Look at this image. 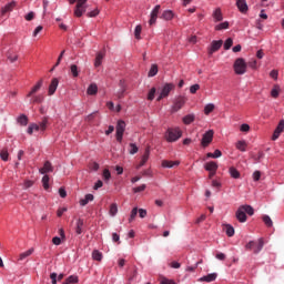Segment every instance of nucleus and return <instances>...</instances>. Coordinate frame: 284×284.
<instances>
[{"label":"nucleus","instance_id":"1","mask_svg":"<svg viewBox=\"0 0 284 284\" xmlns=\"http://www.w3.org/2000/svg\"><path fill=\"white\" fill-rule=\"evenodd\" d=\"M181 136H183V131L179 126L169 128L164 133V139L168 143H176Z\"/></svg>","mask_w":284,"mask_h":284},{"label":"nucleus","instance_id":"2","mask_svg":"<svg viewBox=\"0 0 284 284\" xmlns=\"http://www.w3.org/2000/svg\"><path fill=\"white\" fill-rule=\"evenodd\" d=\"M233 69L235 74L243 75L247 72V62L243 58H237L233 64Z\"/></svg>","mask_w":284,"mask_h":284},{"label":"nucleus","instance_id":"3","mask_svg":"<svg viewBox=\"0 0 284 284\" xmlns=\"http://www.w3.org/2000/svg\"><path fill=\"white\" fill-rule=\"evenodd\" d=\"M187 102V98H185L184 95H178L174 101L173 104L171 106V112H179V110L183 109V105H185V103Z\"/></svg>","mask_w":284,"mask_h":284},{"label":"nucleus","instance_id":"4","mask_svg":"<svg viewBox=\"0 0 284 284\" xmlns=\"http://www.w3.org/2000/svg\"><path fill=\"white\" fill-rule=\"evenodd\" d=\"M174 88H176V85H174V83H165L162 89L160 90V94L156 98V101H161L162 99H168V97H170V92H172V90H174Z\"/></svg>","mask_w":284,"mask_h":284},{"label":"nucleus","instance_id":"5","mask_svg":"<svg viewBox=\"0 0 284 284\" xmlns=\"http://www.w3.org/2000/svg\"><path fill=\"white\" fill-rule=\"evenodd\" d=\"M124 133H125V121L119 120L115 126V139L118 143H122Z\"/></svg>","mask_w":284,"mask_h":284},{"label":"nucleus","instance_id":"6","mask_svg":"<svg viewBox=\"0 0 284 284\" xmlns=\"http://www.w3.org/2000/svg\"><path fill=\"white\" fill-rule=\"evenodd\" d=\"M85 3H88V0H79L74 9V17H83L85 10H88V6Z\"/></svg>","mask_w":284,"mask_h":284},{"label":"nucleus","instance_id":"7","mask_svg":"<svg viewBox=\"0 0 284 284\" xmlns=\"http://www.w3.org/2000/svg\"><path fill=\"white\" fill-rule=\"evenodd\" d=\"M214 141V131L209 130L202 135L201 145L202 148H207L210 143Z\"/></svg>","mask_w":284,"mask_h":284},{"label":"nucleus","instance_id":"8","mask_svg":"<svg viewBox=\"0 0 284 284\" xmlns=\"http://www.w3.org/2000/svg\"><path fill=\"white\" fill-rule=\"evenodd\" d=\"M223 48V40H213L211 47L209 48V55L212 57L214 52H219Z\"/></svg>","mask_w":284,"mask_h":284},{"label":"nucleus","instance_id":"9","mask_svg":"<svg viewBox=\"0 0 284 284\" xmlns=\"http://www.w3.org/2000/svg\"><path fill=\"white\" fill-rule=\"evenodd\" d=\"M161 11V4H156L151 11V18L149 20L150 26H154L156 23V19L159 18V12Z\"/></svg>","mask_w":284,"mask_h":284},{"label":"nucleus","instance_id":"10","mask_svg":"<svg viewBox=\"0 0 284 284\" xmlns=\"http://www.w3.org/2000/svg\"><path fill=\"white\" fill-rule=\"evenodd\" d=\"M235 217L239 221V223H245L247 221V214L242 209V206H239V209L236 210Z\"/></svg>","mask_w":284,"mask_h":284},{"label":"nucleus","instance_id":"11","mask_svg":"<svg viewBox=\"0 0 284 284\" xmlns=\"http://www.w3.org/2000/svg\"><path fill=\"white\" fill-rule=\"evenodd\" d=\"M217 277H219V274L210 273L207 275L200 277L199 282L200 283H214V281H216Z\"/></svg>","mask_w":284,"mask_h":284},{"label":"nucleus","instance_id":"12","mask_svg":"<svg viewBox=\"0 0 284 284\" xmlns=\"http://www.w3.org/2000/svg\"><path fill=\"white\" fill-rule=\"evenodd\" d=\"M284 130V120H281L272 135V141H276V139H278L281 136V133Z\"/></svg>","mask_w":284,"mask_h":284},{"label":"nucleus","instance_id":"13","mask_svg":"<svg viewBox=\"0 0 284 284\" xmlns=\"http://www.w3.org/2000/svg\"><path fill=\"white\" fill-rule=\"evenodd\" d=\"M39 172L44 175H47L50 172H54V166H52V162L45 161L43 168L39 169Z\"/></svg>","mask_w":284,"mask_h":284},{"label":"nucleus","instance_id":"14","mask_svg":"<svg viewBox=\"0 0 284 284\" xmlns=\"http://www.w3.org/2000/svg\"><path fill=\"white\" fill-rule=\"evenodd\" d=\"M204 170L206 172H216L219 170V163L215 161H210L204 164Z\"/></svg>","mask_w":284,"mask_h":284},{"label":"nucleus","instance_id":"15","mask_svg":"<svg viewBox=\"0 0 284 284\" xmlns=\"http://www.w3.org/2000/svg\"><path fill=\"white\" fill-rule=\"evenodd\" d=\"M41 88H43V80H39L36 85L32 87L31 91L27 94L28 98L30 97H34V94H37V92H39V90H41Z\"/></svg>","mask_w":284,"mask_h":284},{"label":"nucleus","instance_id":"16","mask_svg":"<svg viewBox=\"0 0 284 284\" xmlns=\"http://www.w3.org/2000/svg\"><path fill=\"white\" fill-rule=\"evenodd\" d=\"M57 88H59V79L53 78L49 85V97H52L57 92Z\"/></svg>","mask_w":284,"mask_h":284},{"label":"nucleus","instance_id":"17","mask_svg":"<svg viewBox=\"0 0 284 284\" xmlns=\"http://www.w3.org/2000/svg\"><path fill=\"white\" fill-rule=\"evenodd\" d=\"M236 7L242 14H245V12L248 10L247 2L245 0H236Z\"/></svg>","mask_w":284,"mask_h":284},{"label":"nucleus","instance_id":"18","mask_svg":"<svg viewBox=\"0 0 284 284\" xmlns=\"http://www.w3.org/2000/svg\"><path fill=\"white\" fill-rule=\"evenodd\" d=\"M85 225V222L83 221V219H78L75 222V234L81 235L83 234V227Z\"/></svg>","mask_w":284,"mask_h":284},{"label":"nucleus","instance_id":"19","mask_svg":"<svg viewBox=\"0 0 284 284\" xmlns=\"http://www.w3.org/2000/svg\"><path fill=\"white\" fill-rule=\"evenodd\" d=\"M16 7H17V1H11V2L7 3L4 7H2L1 14L12 12V10H14Z\"/></svg>","mask_w":284,"mask_h":284},{"label":"nucleus","instance_id":"20","mask_svg":"<svg viewBox=\"0 0 284 284\" xmlns=\"http://www.w3.org/2000/svg\"><path fill=\"white\" fill-rule=\"evenodd\" d=\"M181 165L180 161H170V160H163L162 161V168H168V169H172L175 166Z\"/></svg>","mask_w":284,"mask_h":284},{"label":"nucleus","instance_id":"21","mask_svg":"<svg viewBox=\"0 0 284 284\" xmlns=\"http://www.w3.org/2000/svg\"><path fill=\"white\" fill-rule=\"evenodd\" d=\"M235 148L240 152H247V142H245V140H240L235 143Z\"/></svg>","mask_w":284,"mask_h":284},{"label":"nucleus","instance_id":"22","mask_svg":"<svg viewBox=\"0 0 284 284\" xmlns=\"http://www.w3.org/2000/svg\"><path fill=\"white\" fill-rule=\"evenodd\" d=\"M149 159H150V149L148 148L145 149L144 154L142 155V159L140 164L138 165V169L143 168V165L148 163Z\"/></svg>","mask_w":284,"mask_h":284},{"label":"nucleus","instance_id":"23","mask_svg":"<svg viewBox=\"0 0 284 284\" xmlns=\"http://www.w3.org/2000/svg\"><path fill=\"white\" fill-rule=\"evenodd\" d=\"M94 201V195L92 193H88L84 199L80 200V205L82 207H85V205H88V203Z\"/></svg>","mask_w":284,"mask_h":284},{"label":"nucleus","instance_id":"24","mask_svg":"<svg viewBox=\"0 0 284 284\" xmlns=\"http://www.w3.org/2000/svg\"><path fill=\"white\" fill-rule=\"evenodd\" d=\"M215 23H219V21H223V12L221 11V8H217L213 11L212 14Z\"/></svg>","mask_w":284,"mask_h":284},{"label":"nucleus","instance_id":"25","mask_svg":"<svg viewBox=\"0 0 284 284\" xmlns=\"http://www.w3.org/2000/svg\"><path fill=\"white\" fill-rule=\"evenodd\" d=\"M161 19H164V21H172L174 19V12H172V10H164Z\"/></svg>","mask_w":284,"mask_h":284},{"label":"nucleus","instance_id":"26","mask_svg":"<svg viewBox=\"0 0 284 284\" xmlns=\"http://www.w3.org/2000/svg\"><path fill=\"white\" fill-rule=\"evenodd\" d=\"M194 119H196V116L194 115V113H190V114H186L182 121L184 123V125H190L191 123H194Z\"/></svg>","mask_w":284,"mask_h":284},{"label":"nucleus","instance_id":"27","mask_svg":"<svg viewBox=\"0 0 284 284\" xmlns=\"http://www.w3.org/2000/svg\"><path fill=\"white\" fill-rule=\"evenodd\" d=\"M97 92H99V87H97V84H90L87 89V94H89L90 97H94Z\"/></svg>","mask_w":284,"mask_h":284},{"label":"nucleus","instance_id":"28","mask_svg":"<svg viewBox=\"0 0 284 284\" xmlns=\"http://www.w3.org/2000/svg\"><path fill=\"white\" fill-rule=\"evenodd\" d=\"M229 174L232 179H241V172H239V170H236L234 166L229 169Z\"/></svg>","mask_w":284,"mask_h":284},{"label":"nucleus","instance_id":"29","mask_svg":"<svg viewBox=\"0 0 284 284\" xmlns=\"http://www.w3.org/2000/svg\"><path fill=\"white\" fill-rule=\"evenodd\" d=\"M245 214H248V216H254V207L250 204L241 205Z\"/></svg>","mask_w":284,"mask_h":284},{"label":"nucleus","instance_id":"30","mask_svg":"<svg viewBox=\"0 0 284 284\" xmlns=\"http://www.w3.org/2000/svg\"><path fill=\"white\" fill-rule=\"evenodd\" d=\"M17 123H19V125H22V126L28 125V115H26V114H20V115L17 118Z\"/></svg>","mask_w":284,"mask_h":284},{"label":"nucleus","instance_id":"31","mask_svg":"<svg viewBox=\"0 0 284 284\" xmlns=\"http://www.w3.org/2000/svg\"><path fill=\"white\" fill-rule=\"evenodd\" d=\"M105 55L103 54V52H98L97 57H95V61H94V65L95 68H100L101 63H103V58Z\"/></svg>","mask_w":284,"mask_h":284},{"label":"nucleus","instance_id":"32","mask_svg":"<svg viewBox=\"0 0 284 284\" xmlns=\"http://www.w3.org/2000/svg\"><path fill=\"white\" fill-rule=\"evenodd\" d=\"M227 28H230V22L224 21V22H222V23L216 24L215 28H214V30H215L216 32H221V30H227Z\"/></svg>","mask_w":284,"mask_h":284},{"label":"nucleus","instance_id":"33","mask_svg":"<svg viewBox=\"0 0 284 284\" xmlns=\"http://www.w3.org/2000/svg\"><path fill=\"white\" fill-rule=\"evenodd\" d=\"M206 156L207 159H221V156H223V152L216 149L213 153H207Z\"/></svg>","mask_w":284,"mask_h":284},{"label":"nucleus","instance_id":"34","mask_svg":"<svg viewBox=\"0 0 284 284\" xmlns=\"http://www.w3.org/2000/svg\"><path fill=\"white\" fill-rule=\"evenodd\" d=\"M92 258H93V261L101 262V261H103V253H101L99 250H94L92 252Z\"/></svg>","mask_w":284,"mask_h":284},{"label":"nucleus","instance_id":"35","mask_svg":"<svg viewBox=\"0 0 284 284\" xmlns=\"http://www.w3.org/2000/svg\"><path fill=\"white\" fill-rule=\"evenodd\" d=\"M109 214L110 216H116V214H119V205H116V203L110 205Z\"/></svg>","mask_w":284,"mask_h":284},{"label":"nucleus","instance_id":"36","mask_svg":"<svg viewBox=\"0 0 284 284\" xmlns=\"http://www.w3.org/2000/svg\"><path fill=\"white\" fill-rule=\"evenodd\" d=\"M33 253L34 248H29L28 251L20 254L19 261H26V258H28V256H32Z\"/></svg>","mask_w":284,"mask_h":284},{"label":"nucleus","instance_id":"37","mask_svg":"<svg viewBox=\"0 0 284 284\" xmlns=\"http://www.w3.org/2000/svg\"><path fill=\"white\" fill-rule=\"evenodd\" d=\"M79 283V276L70 275L62 284H77Z\"/></svg>","mask_w":284,"mask_h":284},{"label":"nucleus","instance_id":"38","mask_svg":"<svg viewBox=\"0 0 284 284\" xmlns=\"http://www.w3.org/2000/svg\"><path fill=\"white\" fill-rule=\"evenodd\" d=\"M263 245H265V242H263V239H260L258 243L254 246L253 253L258 254L263 250Z\"/></svg>","mask_w":284,"mask_h":284},{"label":"nucleus","instance_id":"39","mask_svg":"<svg viewBox=\"0 0 284 284\" xmlns=\"http://www.w3.org/2000/svg\"><path fill=\"white\" fill-rule=\"evenodd\" d=\"M42 186L44 190H50V175L45 174L42 176Z\"/></svg>","mask_w":284,"mask_h":284},{"label":"nucleus","instance_id":"40","mask_svg":"<svg viewBox=\"0 0 284 284\" xmlns=\"http://www.w3.org/2000/svg\"><path fill=\"white\" fill-rule=\"evenodd\" d=\"M156 74H159V65L152 64L149 70L148 77H156Z\"/></svg>","mask_w":284,"mask_h":284},{"label":"nucleus","instance_id":"41","mask_svg":"<svg viewBox=\"0 0 284 284\" xmlns=\"http://www.w3.org/2000/svg\"><path fill=\"white\" fill-rule=\"evenodd\" d=\"M225 233L229 237L234 236V226L232 224H225Z\"/></svg>","mask_w":284,"mask_h":284},{"label":"nucleus","instance_id":"42","mask_svg":"<svg viewBox=\"0 0 284 284\" xmlns=\"http://www.w3.org/2000/svg\"><path fill=\"white\" fill-rule=\"evenodd\" d=\"M139 214V207H133L129 217V223H132L136 219V215Z\"/></svg>","mask_w":284,"mask_h":284},{"label":"nucleus","instance_id":"43","mask_svg":"<svg viewBox=\"0 0 284 284\" xmlns=\"http://www.w3.org/2000/svg\"><path fill=\"white\" fill-rule=\"evenodd\" d=\"M214 112V103H209L204 106V114H212Z\"/></svg>","mask_w":284,"mask_h":284},{"label":"nucleus","instance_id":"44","mask_svg":"<svg viewBox=\"0 0 284 284\" xmlns=\"http://www.w3.org/2000/svg\"><path fill=\"white\" fill-rule=\"evenodd\" d=\"M263 223H265L266 227H272V225H274V222H272V217H270V215L263 216Z\"/></svg>","mask_w":284,"mask_h":284},{"label":"nucleus","instance_id":"45","mask_svg":"<svg viewBox=\"0 0 284 284\" xmlns=\"http://www.w3.org/2000/svg\"><path fill=\"white\" fill-rule=\"evenodd\" d=\"M70 72L72 77L74 78L79 77V67H77V64H71Z\"/></svg>","mask_w":284,"mask_h":284},{"label":"nucleus","instance_id":"46","mask_svg":"<svg viewBox=\"0 0 284 284\" xmlns=\"http://www.w3.org/2000/svg\"><path fill=\"white\" fill-rule=\"evenodd\" d=\"M10 154L8 153V149H2L0 152V159L2 161H8Z\"/></svg>","mask_w":284,"mask_h":284},{"label":"nucleus","instance_id":"47","mask_svg":"<svg viewBox=\"0 0 284 284\" xmlns=\"http://www.w3.org/2000/svg\"><path fill=\"white\" fill-rule=\"evenodd\" d=\"M232 45H234V40H232V38L226 39L224 42V50H230Z\"/></svg>","mask_w":284,"mask_h":284},{"label":"nucleus","instance_id":"48","mask_svg":"<svg viewBox=\"0 0 284 284\" xmlns=\"http://www.w3.org/2000/svg\"><path fill=\"white\" fill-rule=\"evenodd\" d=\"M143 30V28L141 27V24H138L134 29V37L135 39H141V31Z\"/></svg>","mask_w":284,"mask_h":284},{"label":"nucleus","instance_id":"49","mask_svg":"<svg viewBox=\"0 0 284 284\" xmlns=\"http://www.w3.org/2000/svg\"><path fill=\"white\" fill-rule=\"evenodd\" d=\"M156 94V88H151V90L149 91V94H148V100L149 101H154V97Z\"/></svg>","mask_w":284,"mask_h":284},{"label":"nucleus","instance_id":"50","mask_svg":"<svg viewBox=\"0 0 284 284\" xmlns=\"http://www.w3.org/2000/svg\"><path fill=\"white\" fill-rule=\"evenodd\" d=\"M7 59L10 61V63H14V61L19 60V55L12 54L11 52H8Z\"/></svg>","mask_w":284,"mask_h":284},{"label":"nucleus","instance_id":"51","mask_svg":"<svg viewBox=\"0 0 284 284\" xmlns=\"http://www.w3.org/2000/svg\"><path fill=\"white\" fill-rule=\"evenodd\" d=\"M136 152H139V146H136V143H130L129 153L136 154Z\"/></svg>","mask_w":284,"mask_h":284},{"label":"nucleus","instance_id":"52","mask_svg":"<svg viewBox=\"0 0 284 284\" xmlns=\"http://www.w3.org/2000/svg\"><path fill=\"white\" fill-rule=\"evenodd\" d=\"M31 103H43V95H34L31 100Z\"/></svg>","mask_w":284,"mask_h":284},{"label":"nucleus","instance_id":"53","mask_svg":"<svg viewBox=\"0 0 284 284\" xmlns=\"http://www.w3.org/2000/svg\"><path fill=\"white\" fill-rule=\"evenodd\" d=\"M102 176L104 181H110V179H112V173H110V170L105 169L102 173Z\"/></svg>","mask_w":284,"mask_h":284},{"label":"nucleus","instance_id":"54","mask_svg":"<svg viewBox=\"0 0 284 284\" xmlns=\"http://www.w3.org/2000/svg\"><path fill=\"white\" fill-rule=\"evenodd\" d=\"M32 185H34V181L26 180L23 183V190H30V187H32Z\"/></svg>","mask_w":284,"mask_h":284},{"label":"nucleus","instance_id":"55","mask_svg":"<svg viewBox=\"0 0 284 284\" xmlns=\"http://www.w3.org/2000/svg\"><path fill=\"white\" fill-rule=\"evenodd\" d=\"M199 90H201L200 84H193V85L190 87V93L191 94H196V92H199Z\"/></svg>","mask_w":284,"mask_h":284},{"label":"nucleus","instance_id":"56","mask_svg":"<svg viewBox=\"0 0 284 284\" xmlns=\"http://www.w3.org/2000/svg\"><path fill=\"white\" fill-rule=\"evenodd\" d=\"M40 130H42V132H44V130L48 128V119H43L40 124H38Z\"/></svg>","mask_w":284,"mask_h":284},{"label":"nucleus","instance_id":"57","mask_svg":"<svg viewBox=\"0 0 284 284\" xmlns=\"http://www.w3.org/2000/svg\"><path fill=\"white\" fill-rule=\"evenodd\" d=\"M254 247H256V242L254 241H250L246 245H245V250H248V251H254Z\"/></svg>","mask_w":284,"mask_h":284},{"label":"nucleus","instance_id":"58","mask_svg":"<svg viewBox=\"0 0 284 284\" xmlns=\"http://www.w3.org/2000/svg\"><path fill=\"white\" fill-rule=\"evenodd\" d=\"M160 284H176V282H174V280H170L168 277H162V280L160 281Z\"/></svg>","mask_w":284,"mask_h":284},{"label":"nucleus","instance_id":"59","mask_svg":"<svg viewBox=\"0 0 284 284\" xmlns=\"http://www.w3.org/2000/svg\"><path fill=\"white\" fill-rule=\"evenodd\" d=\"M145 187H146L145 184H141L140 186L134 187L133 192H134V194H139V192H144Z\"/></svg>","mask_w":284,"mask_h":284},{"label":"nucleus","instance_id":"60","mask_svg":"<svg viewBox=\"0 0 284 284\" xmlns=\"http://www.w3.org/2000/svg\"><path fill=\"white\" fill-rule=\"evenodd\" d=\"M87 17H89V18L99 17V9H94V10L88 12Z\"/></svg>","mask_w":284,"mask_h":284},{"label":"nucleus","instance_id":"61","mask_svg":"<svg viewBox=\"0 0 284 284\" xmlns=\"http://www.w3.org/2000/svg\"><path fill=\"white\" fill-rule=\"evenodd\" d=\"M264 158H265V153H264L263 151H260V152L257 153V155L254 156V160L257 161V163H258V162H261V160L264 159Z\"/></svg>","mask_w":284,"mask_h":284},{"label":"nucleus","instance_id":"62","mask_svg":"<svg viewBox=\"0 0 284 284\" xmlns=\"http://www.w3.org/2000/svg\"><path fill=\"white\" fill-rule=\"evenodd\" d=\"M253 181H261V171H254Z\"/></svg>","mask_w":284,"mask_h":284},{"label":"nucleus","instance_id":"63","mask_svg":"<svg viewBox=\"0 0 284 284\" xmlns=\"http://www.w3.org/2000/svg\"><path fill=\"white\" fill-rule=\"evenodd\" d=\"M240 130L242 132H247L250 130V124L247 123H243L241 126H240Z\"/></svg>","mask_w":284,"mask_h":284},{"label":"nucleus","instance_id":"64","mask_svg":"<svg viewBox=\"0 0 284 284\" xmlns=\"http://www.w3.org/2000/svg\"><path fill=\"white\" fill-rule=\"evenodd\" d=\"M50 278H51L52 284H57L58 274L57 273H51Z\"/></svg>","mask_w":284,"mask_h":284}]
</instances>
